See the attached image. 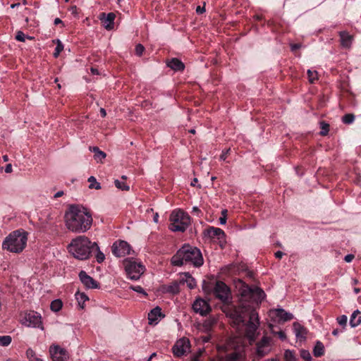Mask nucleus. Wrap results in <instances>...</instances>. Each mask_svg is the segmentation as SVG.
Here are the masks:
<instances>
[{
  "instance_id": "obj_1",
  "label": "nucleus",
  "mask_w": 361,
  "mask_h": 361,
  "mask_svg": "<svg viewBox=\"0 0 361 361\" xmlns=\"http://www.w3.org/2000/svg\"><path fill=\"white\" fill-rule=\"evenodd\" d=\"M235 287L240 296L238 305H226V314L232 320L234 326H245V336L252 343L257 338L259 325L258 313L255 305H257L265 297L264 290L256 286H250L243 280L234 281Z\"/></svg>"
},
{
  "instance_id": "obj_2",
  "label": "nucleus",
  "mask_w": 361,
  "mask_h": 361,
  "mask_svg": "<svg viewBox=\"0 0 361 361\" xmlns=\"http://www.w3.org/2000/svg\"><path fill=\"white\" fill-rule=\"evenodd\" d=\"M67 228L75 233H85L91 228L92 217L90 212L79 204H71L65 213Z\"/></svg>"
},
{
  "instance_id": "obj_3",
  "label": "nucleus",
  "mask_w": 361,
  "mask_h": 361,
  "mask_svg": "<svg viewBox=\"0 0 361 361\" xmlns=\"http://www.w3.org/2000/svg\"><path fill=\"white\" fill-rule=\"evenodd\" d=\"M171 263L177 267L189 264L199 268L203 265L204 259L199 248L185 243L171 257Z\"/></svg>"
},
{
  "instance_id": "obj_4",
  "label": "nucleus",
  "mask_w": 361,
  "mask_h": 361,
  "mask_svg": "<svg viewBox=\"0 0 361 361\" xmlns=\"http://www.w3.org/2000/svg\"><path fill=\"white\" fill-rule=\"evenodd\" d=\"M68 248L75 258L85 260L93 254L94 250L98 249V245L96 243H92L86 236L80 235L72 240Z\"/></svg>"
},
{
  "instance_id": "obj_5",
  "label": "nucleus",
  "mask_w": 361,
  "mask_h": 361,
  "mask_svg": "<svg viewBox=\"0 0 361 361\" xmlns=\"http://www.w3.org/2000/svg\"><path fill=\"white\" fill-rule=\"evenodd\" d=\"M28 233L23 229L12 231L2 243V249L12 253H20L27 245Z\"/></svg>"
},
{
  "instance_id": "obj_6",
  "label": "nucleus",
  "mask_w": 361,
  "mask_h": 361,
  "mask_svg": "<svg viewBox=\"0 0 361 361\" xmlns=\"http://www.w3.org/2000/svg\"><path fill=\"white\" fill-rule=\"evenodd\" d=\"M169 228L173 232H184L190 224V216L181 209H175L170 214Z\"/></svg>"
},
{
  "instance_id": "obj_7",
  "label": "nucleus",
  "mask_w": 361,
  "mask_h": 361,
  "mask_svg": "<svg viewBox=\"0 0 361 361\" xmlns=\"http://www.w3.org/2000/svg\"><path fill=\"white\" fill-rule=\"evenodd\" d=\"M214 294L219 298L222 302V310L226 314L224 307L226 305H235L230 301L231 291L228 286L223 281H216L214 287Z\"/></svg>"
},
{
  "instance_id": "obj_8",
  "label": "nucleus",
  "mask_w": 361,
  "mask_h": 361,
  "mask_svg": "<svg viewBox=\"0 0 361 361\" xmlns=\"http://www.w3.org/2000/svg\"><path fill=\"white\" fill-rule=\"evenodd\" d=\"M123 266L128 277L131 280H138L145 271V267L141 262H137L131 258L126 259Z\"/></svg>"
},
{
  "instance_id": "obj_9",
  "label": "nucleus",
  "mask_w": 361,
  "mask_h": 361,
  "mask_svg": "<svg viewBox=\"0 0 361 361\" xmlns=\"http://www.w3.org/2000/svg\"><path fill=\"white\" fill-rule=\"evenodd\" d=\"M190 342L188 338L183 337L178 341L172 348L173 355L176 357H180L190 352Z\"/></svg>"
},
{
  "instance_id": "obj_10",
  "label": "nucleus",
  "mask_w": 361,
  "mask_h": 361,
  "mask_svg": "<svg viewBox=\"0 0 361 361\" xmlns=\"http://www.w3.org/2000/svg\"><path fill=\"white\" fill-rule=\"evenodd\" d=\"M203 351L199 350L197 353L190 356V361H202V356ZM220 361H245L243 354L239 352H232L226 355L224 359Z\"/></svg>"
},
{
  "instance_id": "obj_11",
  "label": "nucleus",
  "mask_w": 361,
  "mask_h": 361,
  "mask_svg": "<svg viewBox=\"0 0 361 361\" xmlns=\"http://www.w3.org/2000/svg\"><path fill=\"white\" fill-rule=\"evenodd\" d=\"M130 245L124 240L116 241L111 247L112 253L117 257H124L130 253Z\"/></svg>"
},
{
  "instance_id": "obj_12",
  "label": "nucleus",
  "mask_w": 361,
  "mask_h": 361,
  "mask_svg": "<svg viewBox=\"0 0 361 361\" xmlns=\"http://www.w3.org/2000/svg\"><path fill=\"white\" fill-rule=\"evenodd\" d=\"M207 235L212 240H218L219 244L221 248H224L226 241V234L224 231L219 228H215L213 226L209 227L207 231Z\"/></svg>"
},
{
  "instance_id": "obj_13",
  "label": "nucleus",
  "mask_w": 361,
  "mask_h": 361,
  "mask_svg": "<svg viewBox=\"0 0 361 361\" xmlns=\"http://www.w3.org/2000/svg\"><path fill=\"white\" fill-rule=\"evenodd\" d=\"M192 309L195 312L199 313L202 316H206L211 312L209 303L202 298H197L195 300L192 304Z\"/></svg>"
},
{
  "instance_id": "obj_14",
  "label": "nucleus",
  "mask_w": 361,
  "mask_h": 361,
  "mask_svg": "<svg viewBox=\"0 0 361 361\" xmlns=\"http://www.w3.org/2000/svg\"><path fill=\"white\" fill-rule=\"evenodd\" d=\"M270 341L269 337L264 336L260 341L257 343L256 355L259 358H262L270 351Z\"/></svg>"
},
{
  "instance_id": "obj_15",
  "label": "nucleus",
  "mask_w": 361,
  "mask_h": 361,
  "mask_svg": "<svg viewBox=\"0 0 361 361\" xmlns=\"http://www.w3.org/2000/svg\"><path fill=\"white\" fill-rule=\"evenodd\" d=\"M79 279L82 283L87 288H99V283L92 277L89 276L85 271L82 270L79 273Z\"/></svg>"
},
{
  "instance_id": "obj_16",
  "label": "nucleus",
  "mask_w": 361,
  "mask_h": 361,
  "mask_svg": "<svg viewBox=\"0 0 361 361\" xmlns=\"http://www.w3.org/2000/svg\"><path fill=\"white\" fill-rule=\"evenodd\" d=\"M115 18L116 14L112 12L107 14L103 12L100 13L99 15V19L104 24V27L108 30L114 29Z\"/></svg>"
},
{
  "instance_id": "obj_17",
  "label": "nucleus",
  "mask_w": 361,
  "mask_h": 361,
  "mask_svg": "<svg viewBox=\"0 0 361 361\" xmlns=\"http://www.w3.org/2000/svg\"><path fill=\"white\" fill-rule=\"evenodd\" d=\"M49 353L53 361H66V352L59 345L51 346Z\"/></svg>"
},
{
  "instance_id": "obj_18",
  "label": "nucleus",
  "mask_w": 361,
  "mask_h": 361,
  "mask_svg": "<svg viewBox=\"0 0 361 361\" xmlns=\"http://www.w3.org/2000/svg\"><path fill=\"white\" fill-rule=\"evenodd\" d=\"M25 319L26 322L29 323L27 324L28 326L38 327L41 329H44L42 325L41 316L39 314L35 312H31L28 314H26Z\"/></svg>"
},
{
  "instance_id": "obj_19",
  "label": "nucleus",
  "mask_w": 361,
  "mask_h": 361,
  "mask_svg": "<svg viewBox=\"0 0 361 361\" xmlns=\"http://www.w3.org/2000/svg\"><path fill=\"white\" fill-rule=\"evenodd\" d=\"M161 317H164L161 314V309L159 307H154L148 314L149 324H157L159 321V318Z\"/></svg>"
},
{
  "instance_id": "obj_20",
  "label": "nucleus",
  "mask_w": 361,
  "mask_h": 361,
  "mask_svg": "<svg viewBox=\"0 0 361 361\" xmlns=\"http://www.w3.org/2000/svg\"><path fill=\"white\" fill-rule=\"evenodd\" d=\"M167 66L170 68L176 71H183L185 68L184 63L177 58H172L167 62Z\"/></svg>"
},
{
  "instance_id": "obj_21",
  "label": "nucleus",
  "mask_w": 361,
  "mask_h": 361,
  "mask_svg": "<svg viewBox=\"0 0 361 361\" xmlns=\"http://www.w3.org/2000/svg\"><path fill=\"white\" fill-rule=\"evenodd\" d=\"M275 316L279 321L282 322L290 321L293 318L292 314L287 312L283 309L276 310Z\"/></svg>"
},
{
  "instance_id": "obj_22",
  "label": "nucleus",
  "mask_w": 361,
  "mask_h": 361,
  "mask_svg": "<svg viewBox=\"0 0 361 361\" xmlns=\"http://www.w3.org/2000/svg\"><path fill=\"white\" fill-rule=\"evenodd\" d=\"M181 285L187 283L190 289H193L196 286V281L195 279L188 272L184 273V276L180 280Z\"/></svg>"
},
{
  "instance_id": "obj_23",
  "label": "nucleus",
  "mask_w": 361,
  "mask_h": 361,
  "mask_svg": "<svg viewBox=\"0 0 361 361\" xmlns=\"http://www.w3.org/2000/svg\"><path fill=\"white\" fill-rule=\"evenodd\" d=\"M339 35L341 37V44L344 47H349L352 42V36L345 31L340 32Z\"/></svg>"
},
{
  "instance_id": "obj_24",
  "label": "nucleus",
  "mask_w": 361,
  "mask_h": 361,
  "mask_svg": "<svg viewBox=\"0 0 361 361\" xmlns=\"http://www.w3.org/2000/svg\"><path fill=\"white\" fill-rule=\"evenodd\" d=\"M361 312L359 310L353 312L350 317V324L352 327H356L361 324Z\"/></svg>"
},
{
  "instance_id": "obj_25",
  "label": "nucleus",
  "mask_w": 361,
  "mask_h": 361,
  "mask_svg": "<svg viewBox=\"0 0 361 361\" xmlns=\"http://www.w3.org/2000/svg\"><path fill=\"white\" fill-rule=\"evenodd\" d=\"M313 354L315 357H321L324 354V344L317 341L313 349Z\"/></svg>"
},
{
  "instance_id": "obj_26",
  "label": "nucleus",
  "mask_w": 361,
  "mask_h": 361,
  "mask_svg": "<svg viewBox=\"0 0 361 361\" xmlns=\"http://www.w3.org/2000/svg\"><path fill=\"white\" fill-rule=\"evenodd\" d=\"M294 329L297 337L305 338L307 329L299 324H294Z\"/></svg>"
},
{
  "instance_id": "obj_27",
  "label": "nucleus",
  "mask_w": 361,
  "mask_h": 361,
  "mask_svg": "<svg viewBox=\"0 0 361 361\" xmlns=\"http://www.w3.org/2000/svg\"><path fill=\"white\" fill-rule=\"evenodd\" d=\"M53 42L56 44V47L54 52V56L57 58L63 50V44L59 39L53 40Z\"/></svg>"
},
{
  "instance_id": "obj_28",
  "label": "nucleus",
  "mask_w": 361,
  "mask_h": 361,
  "mask_svg": "<svg viewBox=\"0 0 361 361\" xmlns=\"http://www.w3.org/2000/svg\"><path fill=\"white\" fill-rule=\"evenodd\" d=\"M63 306V303L61 300L57 299L51 302L50 308L53 312H59Z\"/></svg>"
},
{
  "instance_id": "obj_29",
  "label": "nucleus",
  "mask_w": 361,
  "mask_h": 361,
  "mask_svg": "<svg viewBox=\"0 0 361 361\" xmlns=\"http://www.w3.org/2000/svg\"><path fill=\"white\" fill-rule=\"evenodd\" d=\"M181 283H180V281H173L168 288V290L170 293H172L173 294H177L180 292V285Z\"/></svg>"
},
{
  "instance_id": "obj_30",
  "label": "nucleus",
  "mask_w": 361,
  "mask_h": 361,
  "mask_svg": "<svg viewBox=\"0 0 361 361\" xmlns=\"http://www.w3.org/2000/svg\"><path fill=\"white\" fill-rule=\"evenodd\" d=\"M285 361H296L295 352L290 350H286L284 353Z\"/></svg>"
},
{
  "instance_id": "obj_31",
  "label": "nucleus",
  "mask_w": 361,
  "mask_h": 361,
  "mask_svg": "<svg viewBox=\"0 0 361 361\" xmlns=\"http://www.w3.org/2000/svg\"><path fill=\"white\" fill-rule=\"evenodd\" d=\"M114 183L115 186L121 190L128 191L130 189L129 186L123 180H116Z\"/></svg>"
},
{
  "instance_id": "obj_32",
  "label": "nucleus",
  "mask_w": 361,
  "mask_h": 361,
  "mask_svg": "<svg viewBox=\"0 0 361 361\" xmlns=\"http://www.w3.org/2000/svg\"><path fill=\"white\" fill-rule=\"evenodd\" d=\"M12 338L10 336H0V345L3 347L8 346L11 344Z\"/></svg>"
},
{
  "instance_id": "obj_33",
  "label": "nucleus",
  "mask_w": 361,
  "mask_h": 361,
  "mask_svg": "<svg viewBox=\"0 0 361 361\" xmlns=\"http://www.w3.org/2000/svg\"><path fill=\"white\" fill-rule=\"evenodd\" d=\"M88 182L90 183L89 185V188L90 189H93V188H94L96 190L101 189L100 183L97 182V180L94 176H90L88 178Z\"/></svg>"
},
{
  "instance_id": "obj_34",
  "label": "nucleus",
  "mask_w": 361,
  "mask_h": 361,
  "mask_svg": "<svg viewBox=\"0 0 361 361\" xmlns=\"http://www.w3.org/2000/svg\"><path fill=\"white\" fill-rule=\"evenodd\" d=\"M354 120L355 116L353 114H347L342 117V121L345 124H350Z\"/></svg>"
},
{
  "instance_id": "obj_35",
  "label": "nucleus",
  "mask_w": 361,
  "mask_h": 361,
  "mask_svg": "<svg viewBox=\"0 0 361 361\" xmlns=\"http://www.w3.org/2000/svg\"><path fill=\"white\" fill-rule=\"evenodd\" d=\"M307 73L309 81L311 83H314L315 82V80H317V71H312L311 70H308Z\"/></svg>"
},
{
  "instance_id": "obj_36",
  "label": "nucleus",
  "mask_w": 361,
  "mask_h": 361,
  "mask_svg": "<svg viewBox=\"0 0 361 361\" xmlns=\"http://www.w3.org/2000/svg\"><path fill=\"white\" fill-rule=\"evenodd\" d=\"M93 253L96 254V259L98 263H102L104 260V255L99 250V247L98 249L94 250Z\"/></svg>"
},
{
  "instance_id": "obj_37",
  "label": "nucleus",
  "mask_w": 361,
  "mask_h": 361,
  "mask_svg": "<svg viewBox=\"0 0 361 361\" xmlns=\"http://www.w3.org/2000/svg\"><path fill=\"white\" fill-rule=\"evenodd\" d=\"M300 356L305 361L312 360V356L308 350H302L300 351Z\"/></svg>"
},
{
  "instance_id": "obj_38",
  "label": "nucleus",
  "mask_w": 361,
  "mask_h": 361,
  "mask_svg": "<svg viewBox=\"0 0 361 361\" xmlns=\"http://www.w3.org/2000/svg\"><path fill=\"white\" fill-rule=\"evenodd\" d=\"M76 298L78 301V303L80 304V302H85L86 300H88V297L84 293H76Z\"/></svg>"
},
{
  "instance_id": "obj_39",
  "label": "nucleus",
  "mask_w": 361,
  "mask_h": 361,
  "mask_svg": "<svg viewBox=\"0 0 361 361\" xmlns=\"http://www.w3.org/2000/svg\"><path fill=\"white\" fill-rule=\"evenodd\" d=\"M321 128H322V131H321L320 134L323 136L327 135V133L329 130V124L322 122L321 123Z\"/></svg>"
},
{
  "instance_id": "obj_40",
  "label": "nucleus",
  "mask_w": 361,
  "mask_h": 361,
  "mask_svg": "<svg viewBox=\"0 0 361 361\" xmlns=\"http://www.w3.org/2000/svg\"><path fill=\"white\" fill-rule=\"evenodd\" d=\"M145 49L142 44H137L135 46V49L136 55H137L139 56H142V54L145 51Z\"/></svg>"
},
{
  "instance_id": "obj_41",
  "label": "nucleus",
  "mask_w": 361,
  "mask_h": 361,
  "mask_svg": "<svg viewBox=\"0 0 361 361\" xmlns=\"http://www.w3.org/2000/svg\"><path fill=\"white\" fill-rule=\"evenodd\" d=\"M106 155L105 152L99 151L96 154H94V158L97 161H102V159H104L106 157Z\"/></svg>"
},
{
  "instance_id": "obj_42",
  "label": "nucleus",
  "mask_w": 361,
  "mask_h": 361,
  "mask_svg": "<svg viewBox=\"0 0 361 361\" xmlns=\"http://www.w3.org/2000/svg\"><path fill=\"white\" fill-rule=\"evenodd\" d=\"M25 35L22 31H18L16 35V39L18 42H25Z\"/></svg>"
},
{
  "instance_id": "obj_43",
  "label": "nucleus",
  "mask_w": 361,
  "mask_h": 361,
  "mask_svg": "<svg viewBox=\"0 0 361 361\" xmlns=\"http://www.w3.org/2000/svg\"><path fill=\"white\" fill-rule=\"evenodd\" d=\"M337 320L340 325L344 326V325H346L348 318L345 315H341L338 317Z\"/></svg>"
},
{
  "instance_id": "obj_44",
  "label": "nucleus",
  "mask_w": 361,
  "mask_h": 361,
  "mask_svg": "<svg viewBox=\"0 0 361 361\" xmlns=\"http://www.w3.org/2000/svg\"><path fill=\"white\" fill-rule=\"evenodd\" d=\"M26 355L27 357L31 360L32 358L35 360V353L31 348H28L26 351Z\"/></svg>"
},
{
  "instance_id": "obj_45",
  "label": "nucleus",
  "mask_w": 361,
  "mask_h": 361,
  "mask_svg": "<svg viewBox=\"0 0 361 361\" xmlns=\"http://www.w3.org/2000/svg\"><path fill=\"white\" fill-rule=\"evenodd\" d=\"M131 288L137 293H143L145 295H147L146 293L145 292L144 289L140 286H132Z\"/></svg>"
},
{
  "instance_id": "obj_46",
  "label": "nucleus",
  "mask_w": 361,
  "mask_h": 361,
  "mask_svg": "<svg viewBox=\"0 0 361 361\" xmlns=\"http://www.w3.org/2000/svg\"><path fill=\"white\" fill-rule=\"evenodd\" d=\"M355 256L352 254H349V255H347L345 258H344V260L346 262H350L353 261V259H354Z\"/></svg>"
},
{
  "instance_id": "obj_47",
  "label": "nucleus",
  "mask_w": 361,
  "mask_h": 361,
  "mask_svg": "<svg viewBox=\"0 0 361 361\" xmlns=\"http://www.w3.org/2000/svg\"><path fill=\"white\" fill-rule=\"evenodd\" d=\"M205 11L204 6L201 7L200 6H197L196 8V13L197 14H202Z\"/></svg>"
},
{
  "instance_id": "obj_48",
  "label": "nucleus",
  "mask_w": 361,
  "mask_h": 361,
  "mask_svg": "<svg viewBox=\"0 0 361 361\" xmlns=\"http://www.w3.org/2000/svg\"><path fill=\"white\" fill-rule=\"evenodd\" d=\"M300 47H301V44H291V50L292 51L298 50Z\"/></svg>"
},
{
  "instance_id": "obj_49",
  "label": "nucleus",
  "mask_w": 361,
  "mask_h": 361,
  "mask_svg": "<svg viewBox=\"0 0 361 361\" xmlns=\"http://www.w3.org/2000/svg\"><path fill=\"white\" fill-rule=\"evenodd\" d=\"M5 172L7 173L12 172V165L11 164H6L5 167Z\"/></svg>"
},
{
  "instance_id": "obj_50",
  "label": "nucleus",
  "mask_w": 361,
  "mask_h": 361,
  "mask_svg": "<svg viewBox=\"0 0 361 361\" xmlns=\"http://www.w3.org/2000/svg\"><path fill=\"white\" fill-rule=\"evenodd\" d=\"M90 150L93 152L94 154L101 151L98 147H90Z\"/></svg>"
},
{
  "instance_id": "obj_51",
  "label": "nucleus",
  "mask_w": 361,
  "mask_h": 361,
  "mask_svg": "<svg viewBox=\"0 0 361 361\" xmlns=\"http://www.w3.org/2000/svg\"><path fill=\"white\" fill-rule=\"evenodd\" d=\"M157 357H158L157 354L156 353H154L151 355V356L148 359V361H155V360H157Z\"/></svg>"
},
{
  "instance_id": "obj_52",
  "label": "nucleus",
  "mask_w": 361,
  "mask_h": 361,
  "mask_svg": "<svg viewBox=\"0 0 361 361\" xmlns=\"http://www.w3.org/2000/svg\"><path fill=\"white\" fill-rule=\"evenodd\" d=\"M283 255V252H282L281 251H277L276 252H275V257L278 259H281Z\"/></svg>"
},
{
  "instance_id": "obj_53",
  "label": "nucleus",
  "mask_w": 361,
  "mask_h": 361,
  "mask_svg": "<svg viewBox=\"0 0 361 361\" xmlns=\"http://www.w3.org/2000/svg\"><path fill=\"white\" fill-rule=\"evenodd\" d=\"M219 221H220L221 224H225L226 222V216H221L219 218Z\"/></svg>"
},
{
  "instance_id": "obj_54",
  "label": "nucleus",
  "mask_w": 361,
  "mask_h": 361,
  "mask_svg": "<svg viewBox=\"0 0 361 361\" xmlns=\"http://www.w3.org/2000/svg\"><path fill=\"white\" fill-rule=\"evenodd\" d=\"M90 71H91V73L92 74H94V75H98L99 74V71H98V70L96 68L92 67L90 68Z\"/></svg>"
},
{
  "instance_id": "obj_55",
  "label": "nucleus",
  "mask_w": 361,
  "mask_h": 361,
  "mask_svg": "<svg viewBox=\"0 0 361 361\" xmlns=\"http://www.w3.org/2000/svg\"><path fill=\"white\" fill-rule=\"evenodd\" d=\"M63 195V191H59L54 195V198H58Z\"/></svg>"
},
{
  "instance_id": "obj_56",
  "label": "nucleus",
  "mask_w": 361,
  "mask_h": 361,
  "mask_svg": "<svg viewBox=\"0 0 361 361\" xmlns=\"http://www.w3.org/2000/svg\"><path fill=\"white\" fill-rule=\"evenodd\" d=\"M192 212L197 213V214H199L200 213H201L200 209L197 207H194L192 208Z\"/></svg>"
},
{
  "instance_id": "obj_57",
  "label": "nucleus",
  "mask_w": 361,
  "mask_h": 361,
  "mask_svg": "<svg viewBox=\"0 0 361 361\" xmlns=\"http://www.w3.org/2000/svg\"><path fill=\"white\" fill-rule=\"evenodd\" d=\"M61 23H63V21L60 18H55L54 25H59Z\"/></svg>"
},
{
  "instance_id": "obj_58",
  "label": "nucleus",
  "mask_w": 361,
  "mask_h": 361,
  "mask_svg": "<svg viewBox=\"0 0 361 361\" xmlns=\"http://www.w3.org/2000/svg\"><path fill=\"white\" fill-rule=\"evenodd\" d=\"M279 336L280 338H281V339L286 338V334L283 331H280L279 333Z\"/></svg>"
},
{
  "instance_id": "obj_59",
  "label": "nucleus",
  "mask_w": 361,
  "mask_h": 361,
  "mask_svg": "<svg viewBox=\"0 0 361 361\" xmlns=\"http://www.w3.org/2000/svg\"><path fill=\"white\" fill-rule=\"evenodd\" d=\"M100 114L102 117H105L106 115V111L103 108L100 109Z\"/></svg>"
},
{
  "instance_id": "obj_60",
  "label": "nucleus",
  "mask_w": 361,
  "mask_h": 361,
  "mask_svg": "<svg viewBox=\"0 0 361 361\" xmlns=\"http://www.w3.org/2000/svg\"><path fill=\"white\" fill-rule=\"evenodd\" d=\"M158 219H159V215H158V214L157 213V214H155V215L154 216V221L155 222H158Z\"/></svg>"
},
{
  "instance_id": "obj_61",
  "label": "nucleus",
  "mask_w": 361,
  "mask_h": 361,
  "mask_svg": "<svg viewBox=\"0 0 361 361\" xmlns=\"http://www.w3.org/2000/svg\"><path fill=\"white\" fill-rule=\"evenodd\" d=\"M226 214H227V210L226 209L222 210V212H221L222 216H226Z\"/></svg>"
},
{
  "instance_id": "obj_62",
  "label": "nucleus",
  "mask_w": 361,
  "mask_h": 361,
  "mask_svg": "<svg viewBox=\"0 0 361 361\" xmlns=\"http://www.w3.org/2000/svg\"><path fill=\"white\" fill-rule=\"evenodd\" d=\"M226 158V154H224L223 153L221 155V159H223V160H225Z\"/></svg>"
},
{
  "instance_id": "obj_63",
  "label": "nucleus",
  "mask_w": 361,
  "mask_h": 361,
  "mask_svg": "<svg viewBox=\"0 0 361 361\" xmlns=\"http://www.w3.org/2000/svg\"><path fill=\"white\" fill-rule=\"evenodd\" d=\"M354 291H355V293L357 294L358 293H360V289L359 288H354Z\"/></svg>"
},
{
  "instance_id": "obj_64",
  "label": "nucleus",
  "mask_w": 361,
  "mask_h": 361,
  "mask_svg": "<svg viewBox=\"0 0 361 361\" xmlns=\"http://www.w3.org/2000/svg\"><path fill=\"white\" fill-rule=\"evenodd\" d=\"M31 361H43V360L36 357V358H35V360H31Z\"/></svg>"
}]
</instances>
